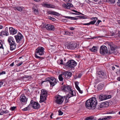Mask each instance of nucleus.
Returning a JSON list of instances; mask_svg holds the SVG:
<instances>
[{
	"instance_id": "nucleus-1",
	"label": "nucleus",
	"mask_w": 120,
	"mask_h": 120,
	"mask_svg": "<svg viewBox=\"0 0 120 120\" xmlns=\"http://www.w3.org/2000/svg\"><path fill=\"white\" fill-rule=\"evenodd\" d=\"M97 104V101L96 98H92L87 100L86 102L85 106L87 108L94 109Z\"/></svg>"
},
{
	"instance_id": "nucleus-2",
	"label": "nucleus",
	"mask_w": 120,
	"mask_h": 120,
	"mask_svg": "<svg viewBox=\"0 0 120 120\" xmlns=\"http://www.w3.org/2000/svg\"><path fill=\"white\" fill-rule=\"evenodd\" d=\"M16 42L20 45H22L24 42V39L23 35L20 33L14 36Z\"/></svg>"
},
{
	"instance_id": "nucleus-3",
	"label": "nucleus",
	"mask_w": 120,
	"mask_h": 120,
	"mask_svg": "<svg viewBox=\"0 0 120 120\" xmlns=\"http://www.w3.org/2000/svg\"><path fill=\"white\" fill-rule=\"evenodd\" d=\"M8 41L10 46V50L12 51L15 49L16 48V44L13 38L11 36L9 37Z\"/></svg>"
},
{
	"instance_id": "nucleus-4",
	"label": "nucleus",
	"mask_w": 120,
	"mask_h": 120,
	"mask_svg": "<svg viewBox=\"0 0 120 120\" xmlns=\"http://www.w3.org/2000/svg\"><path fill=\"white\" fill-rule=\"evenodd\" d=\"M77 65V63L75 61L72 60H68L65 65V67L66 68H71L72 69H74V67Z\"/></svg>"
},
{
	"instance_id": "nucleus-5",
	"label": "nucleus",
	"mask_w": 120,
	"mask_h": 120,
	"mask_svg": "<svg viewBox=\"0 0 120 120\" xmlns=\"http://www.w3.org/2000/svg\"><path fill=\"white\" fill-rule=\"evenodd\" d=\"M46 81H42L41 82L42 84L44 82L49 81L50 84L51 86H54L57 83L56 79L53 77H48L45 79Z\"/></svg>"
},
{
	"instance_id": "nucleus-6",
	"label": "nucleus",
	"mask_w": 120,
	"mask_h": 120,
	"mask_svg": "<svg viewBox=\"0 0 120 120\" xmlns=\"http://www.w3.org/2000/svg\"><path fill=\"white\" fill-rule=\"evenodd\" d=\"M44 48L41 47H39L36 50L37 54H35V57L36 58H39L40 57L37 55H38L41 56L44 54Z\"/></svg>"
},
{
	"instance_id": "nucleus-7",
	"label": "nucleus",
	"mask_w": 120,
	"mask_h": 120,
	"mask_svg": "<svg viewBox=\"0 0 120 120\" xmlns=\"http://www.w3.org/2000/svg\"><path fill=\"white\" fill-rule=\"evenodd\" d=\"M47 93L46 90H41L39 102H42L46 100L47 97Z\"/></svg>"
},
{
	"instance_id": "nucleus-8",
	"label": "nucleus",
	"mask_w": 120,
	"mask_h": 120,
	"mask_svg": "<svg viewBox=\"0 0 120 120\" xmlns=\"http://www.w3.org/2000/svg\"><path fill=\"white\" fill-rule=\"evenodd\" d=\"M55 102L58 104H60L63 103L64 100L63 97L59 95H56L55 97Z\"/></svg>"
},
{
	"instance_id": "nucleus-9",
	"label": "nucleus",
	"mask_w": 120,
	"mask_h": 120,
	"mask_svg": "<svg viewBox=\"0 0 120 120\" xmlns=\"http://www.w3.org/2000/svg\"><path fill=\"white\" fill-rule=\"evenodd\" d=\"M100 52L101 54L103 55L107 54L108 52L107 47L105 45L101 46L100 49Z\"/></svg>"
},
{
	"instance_id": "nucleus-10",
	"label": "nucleus",
	"mask_w": 120,
	"mask_h": 120,
	"mask_svg": "<svg viewBox=\"0 0 120 120\" xmlns=\"http://www.w3.org/2000/svg\"><path fill=\"white\" fill-rule=\"evenodd\" d=\"M98 76L102 79H105L107 77L106 72L103 71H100L97 72Z\"/></svg>"
},
{
	"instance_id": "nucleus-11",
	"label": "nucleus",
	"mask_w": 120,
	"mask_h": 120,
	"mask_svg": "<svg viewBox=\"0 0 120 120\" xmlns=\"http://www.w3.org/2000/svg\"><path fill=\"white\" fill-rule=\"evenodd\" d=\"M30 106L34 109H38L40 107L39 105L37 102L34 101L33 100L30 101Z\"/></svg>"
},
{
	"instance_id": "nucleus-12",
	"label": "nucleus",
	"mask_w": 120,
	"mask_h": 120,
	"mask_svg": "<svg viewBox=\"0 0 120 120\" xmlns=\"http://www.w3.org/2000/svg\"><path fill=\"white\" fill-rule=\"evenodd\" d=\"M111 97V95H107L105 94L104 95L101 94L99 96V98L100 101H102L110 98Z\"/></svg>"
},
{
	"instance_id": "nucleus-13",
	"label": "nucleus",
	"mask_w": 120,
	"mask_h": 120,
	"mask_svg": "<svg viewBox=\"0 0 120 120\" xmlns=\"http://www.w3.org/2000/svg\"><path fill=\"white\" fill-rule=\"evenodd\" d=\"M77 44L75 43H72L69 44L67 46V48L71 50H74L77 47Z\"/></svg>"
},
{
	"instance_id": "nucleus-14",
	"label": "nucleus",
	"mask_w": 120,
	"mask_h": 120,
	"mask_svg": "<svg viewBox=\"0 0 120 120\" xmlns=\"http://www.w3.org/2000/svg\"><path fill=\"white\" fill-rule=\"evenodd\" d=\"M20 100L21 103L23 104H25L27 101V99L25 96L24 94H22L20 98Z\"/></svg>"
},
{
	"instance_id": "nucleus-15",
	"label": "nucleus",
	"mask_w": 120,
	"mask_h": 120,
	"mask_svg": "<svg viewBox=\"0 0 120 120\" xmlns=\"http://www.w3.org/2000/svg\"><path fill=\"white\" fill-rule=\"evenodd\" d=\"M109 47L110 48V49L109 50V54L114 53V50H115L116 46L112 43H109L108 44Z\"/></svg>"
},
{
	"instance_id": "nucleus-16",
	"label": "nucleus",
	"mask_w": 120,
	"mask_h": 120,
	"mask_svg": "<svg viewBox=\"0 0 120 120\" xmlns=\"http://www.w3.org/2000/svg\"><path fill=\"white\" fill-rule=\"evenodd\" d=\"M33 6L32 10L33 12L35 15H38V9L36 5L33 3H32Z\"/></svg>"
},
{
	"instance_id": "nucleus-17",
	"label": "nucleus",
	"mask_w": 120,
	"mask_h": 120,
	"mask_svg": "<svg viewBox=\"0 0 120 120\" xmlns=\"http://www.w3.org/2000/svg\"><path fill=\"white\" fill-rule=\"evenodd\" d=\"M71 86L68 85H64L61 87V89L62 90L66 92H68L69 91V90H71Z\"/></svg>"
},
{
	"instance_id": "nucleus-18",
	"label": "nucleus",
	"mask_w": 120,
	"mask_h": 120,
	"mask_svg": "<svg viewBox=\"0 0 120 120\" xmlns=\"http://www.w3.org/2000/svg\"><path fill=\"white\" fill-rule=\"evenodd\" d=\"M7 27L5 28L4 31H2L0 32V36H7L9 35Z\"/></svg>"
},
{
	"instance_id": "nucleus-19",
	"label": "nucleus",
	"mask_w": 120,
	"mask_h": 120,
	"mask_svg": "<svg viewBox=\"0 0 120 120\" xmlns=\"http://www.w3.org/2000/svg\"><path fill=\"white\" fill-rule=\"evenodd\" d=\"M9 32L10 35H14L17 33V30L13 28L12 27H9Z\"/></svg>"
},
{
	"instance_id": "nucleus-20",
	"label": "nucleus",
	"mask_w": 120,
	"mask_h": 120,
	"mask_svg": "<svg viewBox=\"0 0 120 120\" xmlns=\"http://www.w3.org/2000/svg\"><path fill=\"white\" fill-rule=\"evenodd\" d=\"M45 27L47 30L50 31L54 30L55 29L54 26L50 24H47Z\"/></svg>"
},
{
	"instance_id": "nucleus-21",
	"label": "nucleus",
	"mask_w": 120,
	"mask_h": 120,
	"mask_svg": "<svg viewBox=\"0 0 120 120\" xmlns=\"http://www.w3.org/2000/svg\"><path fill=\"white\" fill-rule=\"evenodd\" d=\"M63 75L66 78L69 79L72 76V73L70 72L67 71L63 73Z\"/></svg>"
},
{
	"instance_id": "nucleus-22",
	"label": "nucleus",
	"mask_w": 120,
	"mask_h": 120,
	"mask_svg": "<svg viewBox=\"0 0 120 120\" xmlns=\"http://www.w3.org/2000/svg\"><path fill=\"white\" fill-rule=\"evenodd\" d=\"M68 92H69V93L67 96L68 99L75 95V94H73V92H75V91H74L71 89V90H69V91H68Z\"/></svg>"
},
{
	"instance_id": "nucleus-23",
	"label": "nucleus",
	"mask_w": 120,
	"mask_h": 120,
	"mask_svg": "<svg viewBox=\"0 0 120 120\" xmlns=\"http://www.w3.org/2000/svg\"><path fill=\"white\" fill-rule=\"evenodd\" d=\"M47 13L49 14L55 15L57 16H59L60 15V14L58 13L52 11H47Z\"/></svg>"
},
{
	"instance_id": "nucleus-24",
	"label": "nucleus",
	"mask_w": 120,
	"mask_h": 120,
	"mask_svg": "<svg viewBox=\"0 0 120 120\" xmlns=\"http://www.w3.org/2000/svg\"><path fill=\"white\" fill-rule=\"evenodd\" d=\"M13 8L14 9L15 11L18 10L20 11H22V9L24 8L22 7L19 6H16Z\"/></svg>"
},
{
	"instance_id": "nucleus-25",
	"label": "nucleus",
	"mask_w": 120,
	"mask_h": 120,
	"mask_svg": "<svg viewBox=\"0 0 120 120\" xmlns=\"http://www.w3.org/2000/svg\"><path fill=\"white\" fill-rule=\"evenodd\" d=\"M105 103L104 102H103L102 103H101V104H100L99 105H98V109H100L102 108V107H105Z\"/></svg>"
},
{
	"instance_id": "nucleus-26",
	"label": "nucleus",
	"mask_w": 120,
	"mask_h": 120,
	"mask_svg": "<svg viewBox=\"0 0 120 120\" xmlns=\"http://www.w3.org/2000/svg\"><path fill=\"white\" fill-rule=\"evenodd\" d=\"M64 17L65 18L68 19H70L71 20H77L78 19V18L76 17H71L68 16H65Z\"/></svg>"
},
{
	"instance_id": "nucleus-27",
	"label": "nucleus",
	"mask_w": 120,
	"mask_h": 120,
	"mask_svg": "<svg viewBox=\"0 0 120 120\" xmlns=\"http://www.w3.org/2000/svg\"><path fill=\"white\" fill-rule=\"evenodd\" d=\"M90 50L92 52H96L97 51V47L95 46H93L92 49H90Z\"/></svg>"
},
{
	"instance_id": "nucleus-28",
	"label": "nucleus",
	"mask_w": 120,
	"mask_h": 120,
	"mask_svg": "<svg viewBox=\"0 0 120 120\" xmlns=\"http://www.w3.org/2000/svg\"><path fill=\"white\" fill-rule=\"evenodd\" d=\"M4 43L1 40H0V49H2L4 50V47L3 46Z\"/></svg>"
},
{
	"instance_id": "nucleus-29",
	"label": "nucleus",
	"mask_w": 120,
	"mask_h": 120,
	"mask_svg": "<svg viewBox=\"0 0 120 120\" xmlns=\"http://www.w3.org/2000/svg\"><path fill=\"white\" fill-rule=\"evenodd\" d=\"M111 117V116H104L102 118H99L98 120H107L108 118Z\"/></svg>"
},
{
	"instance_id": "nucleus-30",
	"label": "nucleus",
	"mask_w": 120,
	"mask_h": 120,
	"mask_svg": "<svg viewBox=\"0 0 120 120\" xmlns=\"http://www.w3.org/2000/svg\"><path fill=\"white\" fill-rule=\"evenodd\" d=\"M62 75H63V73L59 75L58 76V78L59 80L60 81H62L63 80V78L62 77Z\"/></svg>"
},
{
	"instance_id": "nucleus-31",
	"label": "nucleus",
	"mask_w": 120,
	"mask_h": 120,
	"mask_svg": "<svg viewBox=\"0 0 120 120\" xmlns=\"http://www.w3.org/2000/svg\"><path fill=\"white\" fill-rule=\"evenodd\" d=\"M65 35H68L69 36H72V34L73 33L72 32L71 33V32H69L68 31H65Z\"/></svg>"
},
{
	"instance_id": "nucleus-32",
	"label": "nucleus",
	"mask_w": 120,
	"mask_h": 120,
	"mask_svg": "<svg viewBox=\"0 0 120 120\" xmlns=\"http://www.w3.org/2000/svg\"><path fill=\"white\" fill-rule=\"evenodd\" d=\"M63 7L66 9H69L70 8L68 6L67 4H64L63 5Z\"/></svg>"
},
{
	"instance_id": "nucleus-33",
	"label": "nucleus",
	"mask_w": 120,
	"mask_h": 120,
	"mask_svg": "<svg viewBox=\"0 0 120 120\" xmlns=\"http://www.w3.org/2000/svg\"><path fill=\"white\" fill-rule=\"evenodd\" d=\"M41 5L42 6L44 7L48 8L49 6V4L44 3V2L43 3L41 4Z\"/></svg>"
},
{
	"instance_id": "nucleus-34",
	"label": "nucleus",
	"mask_w": 120,
	"mask_h": 120,
	"mask_svg": "<svg viewBox=\"0 0 120 120\" xmlns=\"http://www.w3.org/2000/svg\"><path fill=\"white\" fill-rule=\"evenodd\" d=\"M30 105V104L27 107H26L25 108L23 109L22 110L23 111H27V110H29L30 109V107H29V106Z\"/></svg>"
},
{
	"instance_id": "nucleus-35",
	"label": "nucleus",
	"mask_w": 120,
	"mask_h": 120,
	"mask_svg": "<svg viewBox=\"0 0 120 120\" xmlns=\"http://www.w3.org/2000/svg\"><path fill=\"white\" fill-rule=\"evenodd\" d=\"M4 51L3 54L4 55H6L8 54L9 52L8 51L7 49H5L4 50H3Z\"/></svg>"
},
{
	"instance_id": "nucleus-36",
	"label": "nucleus",
	"mask_w": 120,
	"mask_h": 120,
	"mask_svg": "<svg viewBox=\"0 0 120 120\" xmlns=\"http://www.w3.org/2000/svg\"><path fill=\"white\" fill-rule=\"evenodd\" d=\"M77 17L79 18L80 19H85L87 18L86 16H78Z\"/></svg>"
},
{
	"instance_id": "nucleus-37",
	"label": "nucleus",
	"mask_w": 120,
	"mask_h": 120,
	"mask_svg": "<svg viewBox=\"0 0 120 120\" xmlns=\"http://www.w3.org/2000/svg\"><path fill=\"white\" fill-rule=\"evenodd\" d=\"M55 7V6L51 4H49L48 8H54Z\"/></svg>"
},
{
	"instance_id": "nucleus-38",
	"label": "nucleus",
	"mask_w": 120,
	"mask_h": 120,
	"mask_svg": "<svg viewBox=\"0 0 120 120\" xmlns=\"http://www.w3.org/2000/svg\"><path fill=\"white\" fill-rule=\"evenodd\" d=\"M91 19L93 21H95L96 22V20L98 19V18L97 17H93L91 18Z\"/></svg>"
},
{
	"instance_id": "nucleus-39",
	"label": "nucleus",
	"mask_w": 120,
	"mask_h": 120,
	"mask_svg": "<svg viewBox=\"0 0 120 120\" xmlns=\"http://www.w3.org/2000/svg\"><path fill=\"white\" fill-rule=\"evenodd\" d=\"M48 18L49 19H50L53 21H55L56 20V19L55 18L50 16H49Z\"/></svg>"
},
{
	"instance_id": "nucleus-40",
	"label": "nucleus",
	"mask_w": 120,
	"mask_h": 120,
	"mask_svg": "<svg viewBox=\"0 0 120 120\" xmlns=\"http://www.w3.org/2000/svg\"><path fill=\"white\" fill-rule=\"evenodd\" d=\"M58 112H59V115H62L63 113V112H62L60 110H59L58 111Z\"/></svg>"
},
{
	"instance_id": "nucleus-41",
	"label": "nucleus",
	"mask_w": 120,
	"mask_h": 120,
	"mask_svg": "<svg viewBox=\"0 0 120 120\" xmlns=\"http://www.w3.org/2000/svg\"><path fill=\"white\" fill-rule=\"evenodd\" d=\"M95 23V21H92L89 22V25H94Z\"/></svg>"
},
{
	"instance_id": "nucleus-42",
	"label": "nucleus",
	"mask_w": 120,
	"mask_h": 120,
	"mask_svg": "<svg viewBox=\"0 0 120 120\" xmlns=\"http://www.w3.org/2000/svg\"><path fill=\"white\" fill-rule=\"evenodd\" d=\"M67 5H68V6L70 8V7H72L73 6L72 4L71 3H67Z\"/></svg>"
},
{
	"instance_id": "nucleus-43",
	"label": "nucleus",
	"mask_w": 120,
	"mask_h": 120,
	"mask_svg": "<svg viewBox=\"0 0 120 120\" xmlns=\"http://www.w3.org/2000/svg\"><path fill=\"white\" fill-rule=\"evenodd\" d=\"M4 110H3L2 109H0V115H3V113Z\"/></svg>"
},
{
	"instance_id": "nucleus-44",
	"label": "nucleus",
	"mask_w": 120,
	"mask_h": 120,
	"mask_svg": "<svg viewBox=\"0 0 120 120\" xmlns=\"http://www.w3.org/2000/svg\"><path fill=\"white\" fill-rule=\"evenodd\" d=\"M16 107H12L10 109L12 111H14L16 109Z\"/></svg>"
},
{
	"instance_id": "nucleus-45",
	"label": "nucleus",
	"mask_w": 120,
	"mask_h": 120,
	"mask_svg": "<svg viewBox=\"0 0 120 120\" xmlns=\"http://www.w3.org/2000/svg\"><path fill=\"white\" fill-rule=\"evenodd\" d=\"M72 11H73L75 12H76V13H79V14H81L82 15H84V14H83L82 13H80L79 12H78L77 11H76V10H72Z\"/></svg>"
},
{
	"instance_id": "nucleus-46",
	"label": "nucleus",
	"mask_w": 120,
	"mask_h": 120,
	"mask_svg": "<svg viewBox=\"0 0 120 120\" xmlns=\"http://www.w3.org/2000/svg\"><path fill=\"white\" fill-rule=\"evenodd\" d=\"M101 22V21L100 20H98L97 22L95 24L96 25V26L98 25L99 23L100 22Z\"/></svg>"
},
{
	"instance_id": "nucleus-47",
	"label": "nucleus",
	"mask_w": 120,
	"mask_h": 120,
	"mask_svg": "<svg viewBox=\"0 0 120 120\" xmlns=\"http://www.w3.org/2000/svg\"><path fill=\"white\" fill-rule=\"evenodd\" d=\"M75 87H76L77 86H78L79 82H75Z\"/></svg>"
},
{
	"instance_id": "nucleus-48",
	"label": "nucleus",
	"mask_w": 120,
	"mask_h": 120,
	"mask_svg": "<svg viewBox=\"0 0 120 120\" xmlns=\"http://www.w3.org/2000/svg\"><path fill=\"white\" fill-rule=\"evenodd\" d=\"M92 119V117H86V120H89L90 119Z\"/></svg>"
},
{
	"instance_id": "nucleus-49",
	"label": "nucleus",
	"mask_w": 120,
	"mask_h": 120,
	"mask_svg": "<svg viewBox=\"0 0 120 120\" xmlns=\"http://www.w3.org/2000/svg\"><path fill=\"white\" fill-rule=\"evenodd\" d=\"M5 71H3L1 72H0V75H2L5 74Z\"/></svg>"
},
{
	"instance_id": "nucleus-50",
	"label": "nucleus",
	"mask_w": 120,
	"mask_h": 120,
	"mask_svg": "<svg viewBox=\"0 0 120 120\" xmlns=\"http://www.w3.org/2000/svg\"><path fill=\"white\" fill-rule=\"evenodd\" d=\"M23 63V62H21L20 63H18L17 64V66H19L21 65Z\"/></svg>"
},
{
	"instance_id": "nucleus-51",
	"label": "nucleus",
	"mask_w": 120,
	"mask_h": 120,
	"mask_svg": "<svg viewBox=\"0 0 120 120\" xmlns=\"http://www.w3.org/2000/svg\"><path fill=\"white\" fill-rule=\"evenodd\" d=\"M65 99L66 100H65V101L66 102V103H67L68 102V99H67V98H68L67 97V96L66 97H65Z\"/></svg>"
},
{
	"instance_id": "nucleus-52",
	"label": "nucleus",
	"mask_w": 120,
	"mask_h": 120,
	"mask_svg": "<svg viewBox=\"0 0 120 120\" xmlns=\"http://www.w3.org/2000/svg\"><path fill=\"white\" fill-rule=\"evenodd\" d=\"M60 64H63V60L62 59H61L60 60Z\"/></svg>"
},
{
	"instance_id": "nucleus-53",
	"label": "nucleus",
	"mask_w": 120,
	"mask_h": 120,
	"mask_svg": "<svg viewBox=\"0 0 120 120\" xmlns=\"http://www.w3.org/2000/svg\"><path fill=\"white\" fill-rule=\"evenodd\" d=\"M110 2L112 4L114 3L115 2V0H110Z\"/></svg>"
},
{
	"instance_id": "nucleus-54",
	"label": "nucleus",
	"mask_w": 120,
	"mask_h": 120,
	"mask_svg": "<svg viewBox=\"0 0 120 120\" xmlns=\"http://www.w3.org/2000/svg\"><path fill=\"white\" fill-rule=\"evenodd\" d=\"M118 5L120 7V0H118V1L117 2Z\"/></svg>"
},
{
	"instance_id": "nucleus-55",
	"label": "nucleus",
	"mask_w": 120,
	"mask_h": 120,
	"mask_svg": "<svg viewBox=\"0 0 120 120\" xmlns=\"http://www.w3.org/2000/svg\"><path fill=\"white\" fill-rule=\"evenodd\" d=\"M9 112L8 111V110H6V111H4L3 113H8Z\"/></svg>"
},
{
	"instance_id": "nucleus-56",
	"label": "nucleus",
	"mask_w": 120,
	"mask_h": 120,
	"mask_svg": "<svg viewBox=\"0 0 120 120\" xmlns=\"http://www.w3.org/2000/svg\"><path fill=\"white\" fill-rule=\"evenodd\" d=\"M82 24L83 25H86L88 26L90 25L89 23H82Z\"/></svg>"
},
{
	"instance_id": "nucleus-57",
	"label": "nucleus",
	"mask_w": 120,
	"mask_h": 120,
	"mask_svg": "<svg viewBox=\"0 0 120 120\" xmlns=\"http://www.w3.org/2000/svg\"><path fill=\"white\" fill-rule=\"evenodd\" d=\"M3 82L1 81L0 82V87L3 84Z\"/></svg>"
},
{
	"instance_id": "nucleus-58",
	"label": "nucleus",
	"mask_w": 120,
	"mask_h": 120,
	"mask_svg": "<svg viewBox=\"0 0 120 120\" xmlns=\"http://www.w3.org/2000/svg\"><path fill=\"white\" fill-rule=\"evenodd\" d=\"M74 28H73V27H70V28H69V29L71 30H74Z\"/></svg>"
},
{
	"instance_id": "nucleus-59",
	"label": "nucleus",
	"mask_w": 120,
	"mask_h": 120,
	"mask_svg": "<svg viewBox=\"0 0 120 120\" xmlns=\"http://www.w3.org/2000/svg\"><path fill=\"white\" fill-rule=\"evenodd\" d=\"M76 88L77 89V90L79 91V90L80 89V88L78 86H77V87H76Z\"/></svg>"
},
{
	"instance_id": "nucleus-60",
	"label": "nucleus",
	"mask_w": 120,
	"mask_h": 120,
	"mask_svg": "<svg viewBox=\"0 0 120 120\" xmlns=\"http://www.w3.org/2000/svg\"><path fill=\"white\" fill-rule=\"evenodd\" d=\"M76 88L77 89V90L79 91V90L80 89V88L78 86H77V87H76Z\"/></svg>"
},
{
	"instance_id": "nucleus-61",
	"label": "nucleus",
	"mask_w": 120,
	"mask_h": 120,
	"mask_svg": "<svg viewBox=\"0 0 120 120\" xmlns=\"http://www.w3.org/2000/svg\"><path fill=\"white\" fill-rule=\"evenodd\" d=\"M78 91L80 93L82 94V90H81L80 89Z\"/></svg>"
},
{
	"instance_id": "nucleus-62",
	"label": "nucleus",
	"mask_w": 120,
	"mask_h": 120,
	"mask_svg": "<svg viewBox=\"0 0 120 120\" xmlns=\"http://www.w3.org/2000/svg\"><path fill=\"white\" fill-rule=\"evenodd\" d=\"M81 75H82L81 74H79L78 76V78H80Z\"/></svg>"
},
{
	"instance_id": "nucleus-63",
	"label": "nucleus",
	"mask_w": 120,
	"mask_h": 120,
	"mask_svg": "<svg viewBox=\"0 0 120 120\" xmlns=\"http://www.w3.org/2000/svg\"><path fill=\"white\" fill-rule=\"evenodd\" d=\"M14 65V63H12L10 64V66H13Z\"/></svg>"
},
{
	"instance_id": "nucleus-64",
	"label": "nucleus",
	"mask_w": 120,
	"mask_h": 120,
	"mask_svg": "<svg viewBox=\"0 0 120 120\" xmlns=\"http://www.w3.org/2000/svg\"><path fill=\"white\" fill-rule=\"evenodd\" d=\"M117 80H118V81H120V77L117 78Z\"/></svg>"
}]
</instances>
